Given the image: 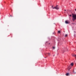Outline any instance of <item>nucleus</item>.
Instances as JSON below:
<instances>
[{
    "label": "nucleus",
    "instance_id": "6e6552de",
    "mask_svg": "<svg viewBox=\"0 0 76 76\" xmlns=\"http://www.w3.org/2000/svg\"><path fill=\"white\" fill-rule=\"evenodd\" d=\"M58 34H60V31H58Z\"/></svg>",
    "mask_w": 76,
    "mask_h": 76
},
{
    "label": "nucleus",
    "instance_id": "f8f14e48",
    "mask_svg": "<svg viewBox=\"0 0 76 76\" xmlns=\"http://www.w3.org/2000/svg\"><path fill=\"white\" fill-rule=\"evenodd\" d=\"M69 16H70V17H71V16H72V15H70Z\"/></svg>",
    "mask_w": 76,
    "mask_h": 76
},
{
    "label": "nucleus",
    "instance_id": "1a4fd4ad",
    "mask_svg": "<svg viewBox=\"0 0 76 76\" xmlns=\"http://www.w3.org/2000/svg\"><path fill=\"white\" fill-rule=\"evenodd\" d=\"M67 36H68L67 34H66V35H65V37H67Z\"/></svg>",
    "mask_w": 76,
    "mask_h": 76
},
{
    "label": "nucleus",
    "instance_id": "2eb2a0df",
    "mask_svg": "<svg viewBox=\"0 0 76 76\" xmlns=\"http://www.w3.org/2000/svg\"><path fill=\"white\" fill-rule=\"evenodd\" d=\"M65 10V11H66V10Z\"/></svg>",
    "mask_w": 76,
    "mask_h": 76
},
{
    "label": "nucleus",
    "instance_id": "423d86ee",
    "mask_svg": "<svg viewBox=\"0 0 76 76\" xmlns=\"http://www.w3.org/2000/svg\"><path fill=\"white\" fill-rule=\"evenodd\" d=\"M66 76H69V73H68L66 74Z\"/></svg>",
    "mask_w": 76,
    "mask_h": 76
},
{
    "label": "nucleus",
    "instance_id": "f257e3e1",
    "mask_svg": "<svg viewBox=\"0 0 76 76\" xmlns=\"http://www.w3.org/2000/svg\"><path fill=\"white\" fill-rule=\"evenodd\" d=\"M72 20L73 21L75 20H76V15H75L74 14H72Z\"/></svg>",
    "mask_w": 76,
    "mask_h": 76
},
{
    "label": "nucleus",
    "instance_id": "9b49d317",
    "mask_svg": "<svg viewBox=\"0 0 76 76\" xmlns=\"http://www.w3.org/2000/svg\"><path fill=\"white\" fill-rule=\"evenodd\" d=\"M53 49H55V47H53Z\"/></svg>",
    "mask_w": 76,
    "mask_h": 76
},
{
    "label": "nucleus",
    "instance_id": "f3484780",
    "mask_svg": "<svg viewBox=\"0 0 76 76\" xmlns=\"http://www.w3.org/2000/svg\"><path fill=\"white\" fill-rule=\"evenodd\" d=\"M72 24H75V23H72Z\"/></svg>",
    "mask_w": 76,
    "mask_h": 76
},
{
    "label": "nucleus",
    "instance_id": "39448f33",
    "mask_svg": "<svg viewBox=\"0 0 76 76\" xmlns=\"http://www.w3.org/2000/svg\"><path fill=\"white\" fill-rule=\"evenodd\" d=\"M71 69V68H70V66H69L67 68V70H69L70 69Z\"/></svg>",
    "mask_w": 76,
    "mask_h": 76
},
{
    "label": "nucleus",
    "instance_id": "9d476101",
    "mask_svg": "<svg viewBox=\"0 0 76 76\" xmlns=\"http://www.w3.org/2000/svg\"><path fill=\"white\" fill-rule=\"evenodd\" d=\"M75 56V58H76V55H74L73 56Z\"/></svg>",
    "mask_w": 76,
    "mask_h": 76
},
{
    "label": "nucleus",
    "instance_id": "20e7f679",
    "mask_svg": "<svg viewBox=\"0 0 76 76\" xmlns=\"http://www.w3.org/2000/svg\"><path fill=\"white\" fill-rule=\"evenodd\" d=\"M45 55H46V56H50V53H46L45 54Z\"/></svg>",
    "mask_w": 76,
    "mask_h": 76
},
{
    "label": "nucleus",
    "instance_id": "0eeeda50",
    "mask_svg": "<svg viewBox=\"0 0 76 76\" xmlns=\"http://www.w3.org/2000/svg\"><path fill=\"white\" fill-rule=\"evenodd\" d=\"M71 66H73V63H71Z\"/></svg>",
    "mask_w": 76,
    "mask_h": 76
},
{
    "label": "nucleus",
    "instance_id": "4468645a",
    "mask_svg": "<svg viewBox=\"0 0 76 76\" xmlns=\"http://www.w3.org/2000/svg\"><path fill=\"white\" fill-rule=\"evenodd\" d=\"M75 11L76 12V8L75 9Z\"/></svg>",
    "mask_w": 76,
    "mask_h": 76
},
{
    "label": "nucleus",
    "instance_id": "7ed1b4c3",
    "mask_svg": "<svg viewBox=\"0 0 76 76\" xmlns=\"http://www.w3.org/2000/svg\"><path fill=\"white\" fill-rule=\"evenodd\" d=\"M65 23L66 24H68V23H70L69 22V21L68 20H66L65 21Z\"/></svg>",
    "mask_w": 76,
    "mask_h": 76
},
{
    "label": "nucleus",
    "instance_id": "f03ea898",
    "mask_svg": "<svg viewBox=\"0 0 76 76\" xmlns=\"http://www.w3.org/2000/svg\"><path fill=\"white\" fill-rule=\"evenodd\" d=\"M53 9H55L56 10H58L59 9V6L58 5H57L56 7H52Z\"/></svg>",
    "mask_w": 76,
    "mask_h": 76
},
{
    "label": "nucleus",
    "instance_id": "dca6fc26",
    "mask_svg": "<svg viewBox=\"0 0 76 76\" xmlns=\"http://www.w3.org/2000/svg\"><path fill=\"white\" fill-rule=\"evenodd\" d=\"M52 7H54V6H52Z\"/></svg>",
    "mask_w": 76,
    "mask_h": 76
},
{
    "label": "nucleus",
    "instance_id": "ddd939ff",
    "mask_svg": "<svg viewBox=\"0 0 76 76\" xmlns=\"http://www.w3.org/2000/svg\"><path fill=\"white\" fill-rule=\"evenodd\" d=\"M10 16H11V17H12V15H10Z\"/></svg>",
    "mask_w": 76,
    "mask_h": 76
}]
</instances>
